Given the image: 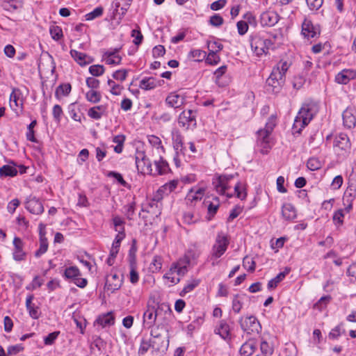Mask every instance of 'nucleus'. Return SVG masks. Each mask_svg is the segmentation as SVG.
Segmentation results:
<instances>
[{
    "instance_id": "nucleus-1",
    "label": "nucleus",
    "mask_w": 356,
    "mask_h": 356,
    "mask_svg": "<svg viewBox=\"0 0 356 356\" xmlns=\"http://www.w3.org/2000/svg\"><path fill=\"white\" fill-rule=\"evenodd\" d=\"M318 111V106L316 102H308L302 104L295 118L293 131L300 134Z\"/></svg>"
},
{
    "instance_id": "nucleus-2",
    "label": "nucleus",
    "mask_w": 356,
    "mask_h": 356,
    "mask_svg": "<svg viewBox=\"0 0 356 356\" xmlns=\"http://www.w3.org/2000/svg\"><path fill=\"white\" fill-rule=\"evenodd\" d=\"M229 241L227 236L223 232L218 233L215 243L213 245L210 255L207 260L211 262L212 266L218 265L220 262L218 260L227 250Z\"/></svg>"
},
{
    "instance_id": "nucleus-3",
    "label": "nucleus",
    "mask_w": 356,
    "mask_h": 356,
    "mask_svg": "<svg viewBox=\"0 0 356 356\" xmlns=\"http://www.w3.org/2000/svg\"><path fill=\"white\" fill-rule=\"evenodd\" d=\"M161 312H164L169 315L171 314L170 307L164 303L159 305L156 309L153 306L147 305L143 316L144 327L147 329L152 327Z\"/></svg>"
},
{
    "instance_id": "nucleus-4",
    "label": "nucleus",
    "mask_w": 356,
    "mask_h": 356,
    "mask_svg": "<svg viewBox=\"0 0 356 356\" xmlns=\"http://www.w3.org/2000/svg\"><path fill=\"white\" fill-rule=\"evenodd\" d=\"M188 263V261L185 262L181 260L173 263L169 271L163 275V278L168 280L172 285L177 284L180 282L181 277L184 276L187 273L188 268L186 264Z\"/></svg>"
},
{
    "instance_id": "nucleus-5",
    "label": "nucleus",
    "mask_w": 356,
    "mask_h": 356,
    "mask_svg": "<svg viewBox=\"0 0 356 356\" xmlns=\"http://www.w3.org/2000/svg\"><path fill=\"white\" fill-rule=\"evenodd\" d=\"M273 45V44L270 40L259 35L252 36L250 42L252 51L258 56L266 54Z\"/></svg>"
},
{
    "instance_id": "nucleus-6",
    "label": "nucleus",
    "mask_w": 356,
    "mask_h": 356,
    "mask_svg": "<svg viewBox=\"0 0 356 356\" xmlns=\"http://www.w3.org/2000/svg\"><path fill=\"white\" fill-rule=\"evenodd\" d=\"M81 271L76 266H69L65 268L63 273L65 280L73 282L78 287L84 288L88 284V281L85 278L81 277Z\"/></svg>"
},
{
    "instance_id": "nucleus-7",
    "label": "nucleus",
    "mask_w": 356,
    "mask_h": 356,
    "mask_svg": "<svg viewBox=\"0 0 356 356\" xmlns=\"http://www.w3.org/2000/svg\"><path fill=\"white\" fill-rule=\"evenodd\" d=\"M234 177V175H225L218 176L213 181V184L216 192L222 195H226L230 198L233 197L232 193H227V190L230 188L229 181Z\"/></svg>"
},
{
    "instance_id": "nucleus-8",
    "label": "nucleus",
    "mask_w": 356,
    "mask_h": 356,
    "mask_svg": "<svg viewBox=\"0 0 356 356\" xmlns=\"http://www.w3.org/2000/svg\"><path fill=\"white\" fill-rule=\"evenodd\" d=\"M270 133L263 129H259L257 132L256 144L259 152L263 154L268 153L272 148L273 143Z\"/></svg>"
},
{
    "instance_id": "nucleus-9",
    "label": "nucleus",
    "mask_w": 356,
    "mask_h": 356,
    "mask_svg": "<svg viewBox=\"0 0 356 356\" xmlns=\"http://www.w3.org/2000/svg\"><path fill=\"white\" fill-rule=\"evenodd\" d=\"M239 323L241 329L248 334L259 333L261 330L259 321L254 316L241 318Z\"/></svg>"
},
{
    "instance_id": "nucleus-10",
    "label": "nucleus",
    "mask_w": 356,
    "mask_h": 356,
    "mask_svg": "<svg viewBox=\"0 0 356 356\" xmlns=\"http://www.w3.org/2000/svg\"><path fill=\"white\" fill-rule=\"evenodd\" d=\"M178 123L185 129L195 128L196 127V111L193 110L182 111L179 115Z\"/></svg>"
},
{
    "instance_id": "nucleus-11",
    "label": "nucleus",
    "mask_w": 356,
    "mask_h": 356,
    "mask_svg": "<svg viewBox=\"0 0 356 356\" xmlns=\"http://www.w3.org/2000/svg\"><path fill=\"white\" fill-rule=\"evenodd\" d=\"M136 165L138 172L143 174H153L151 162L144 152H138L135 157Z\"/></svg>"
},
{
    "instance_id": "nucleus-12",
    "label": "nucleus",
    "mask_w": 356,
    "mask_h": 356,
    "mask_svg": "<svg viewBox=\"0 0 356 356\" xmlns=\"http://www.w3.org/2000/svg\"><path fill=\"white\" fill-rule=\"evenodd\" d=\"M121 47L109 49L102 52V61L109 65H118L121 63L122 56L120 55Z\"/></svg>"
},
{
    "instance_id": "nucleus-13",
    "label": "nucleus",
    "mask_w": 356,
    "mask_h": 356,
    "mask_svg": "<svg viewBox=\"0 0 356 356\" xmlns=\"http://www.w3.org/2000/svg\"><path fill=\"white\" fill-rule=\"evenodd\" d=\"M25 208L34 215H40L44 212V206L42 201L33 195H29L26 197Z\"/></svg>"
},
{
    "instance_id": "nucleus-14",
    "label": "nucleus",
    "mask_w": 356,
    "mask_h": 356,
    "mask_svg": "<svg viewBox=\"0 0 356 356\" xmlns=\"http://www.w3.org/2000/svg\"><path fill=\"white\" fill-rule=\"evenodd\" d=\"M214 333L219 335L226 342L232 341V333L229 325L225 320H220L214 328Z\"/></svg>"
},
{
    "instance_id": "nucleus-15",
    "label": "nucleus",
    "mask_w": 356,
    "mask_h": 356,
    "mask_svg": "<svg viewBox=\"0 0 356 356\" xmlns=\"http://www.w3.org/2000/svg\"><path fill=\"white\" fill-rule=\"evenodd\" d=\"M284 78L280 75V72L277 70H273L269 77L266 80L268 86L272 87V91L277 92L282 84L284 83Z\"/></svg>"
},
{
    "instance_id": "nucleus-16",
    "label": "nucleus",
    "mask_w": 356,
    "mask_h": 356,
    "mask_svg": "<svg viewBox=\"0 0 356 356\" xmlns=\"http://www.w3.org/2000/svg\"><path fill=\"white\" fill-rule=\"evenodd\" d=\"M354 79H356V70L353 69H343L334 78L336 83L342 85H346Z\"/></svg>"
},
{
    "instance_id": "nucleus-17",
    "label": "nucleus",
    "mask_w": 356,
    "mask_h": 356,
    "mask_svg": "<svg viewBox=\"0 0 356 356\" xmlns=\"http://www.w3.org/2000/svg\"><path fill=\"white\" fill-rule=\"evenodd\" d=\"M343 123L344 127L351 129L356 125V109L348 106L342 114Z\"/></svg>"
},
{
    "instance_id": "nucleus-18",
    "label": "nucleus",
    "mask_w": 356,
    "mask_h": 356,
    "mask_svg": "<svg viewBox=\"0 0 356 356\" xmlns=\"http://www.w3.org/2000/svg\"><path fill=\"white\" fill-rule=\"evenodd\" d=\"M14 250L13 252V259L16 261L25 260L26 252L24 251V243L19 237H15L13 239Z\"/></svg>"
},
{
    "instance_id": "nucleus-19",
    "label": "nucleus",
    "mask_w": 356,
    "mask_h": 356,
    "mask_svg": "<svg viewBox=\"0 0 356 356\" xmlns=\"http://www.w3.org/2000/svg\"><path fill=\"white\" fill-rule=\"evenodd\" d=\"M279 21L278 14L272 10H268L261 13L260 22L263 26H273Z\"/></svg>"
},
{
    "instance_id": "nucleus-20",
    "label": "nucleus",
    "mask_w": 356,
    "mask_h": 356,
    "mask_svg": "<svg viewBox=\"0 0 356 356\" xmlns=\"http://www.w3.org/2000/svg\"><path fill=\"white\" fill-rule=\"evenodd\" d=\"M302 33L305 38H314L320 34V30L310 20L305 19L302 24Z\"/></svg>"
},
{
    "instance_id": "nucleus-21",
    "label": "nucleus",
    "mask_w": 356,
    "mask_h": 356,
    "mask_svg": "<svg viewBox=\"0 0 356 356\" xmlns=\"http://www.w3.org/2000/svg\"><path fill=\"white\" fill-rule=\"evenodd\" d=\"M122 284V278L116 273L111 274L106 278L105 287L111 293L118 290Z\"/></svg>"
},
{
    "instance_id": "nucleus-22",
    "label": "nucleus",
    "mask_w": 356,
    "mask_h": 356,
    "mask_svg": "<svg viewBox=\"0 0 356 356\" xmlns=\"http://www.w3.org/2000/svg\"><path fill=\"white\" fill-rule=\"evenodd\" d=\"M350 143L347 134L340 133L336 136L334 141V147L339 149L348 152L350 149Z\"/></svg>"
},
{
    "instance_id": "nucleus-23",
    "label": "nucleus",
    "mask_w": 356,
    "mask_h": 356,
    "mask_svg": "<svg viewBox=\"0 0 356 356\" xmlns=\"http://www.w3.org/2000/svg\"><path fill=\"white\" fill-rule=\"evenodd\" d=\"M204 192L205 190L203 188L191 189L186 197V203L190 204L191 207H193L197 202L202 200Z\"/></svg>"
},
{
    "instance_id": "nucleus-24",
    "label": "nucleus",
    "mask_w": 356,
    "mask_h": 356,
    "mask_svg": "<svg viewBox=\"0 0 356 356\" xmlns=\"http://www.w3.org/2000/svg\"><path fill=\"white\" fill-rule=\"evenodd\" d=\"M178 184V179H173L165 183L158 189L155 198L159 200L161 199L163 195H168L177 188Z\"/></svg>"
},
{
    "instance_id": "nucleus-25",
    "label": "nucleus",
    "mask_w": 356,
    "mask_h": 356,
    "mask_svg": "<svg viewBox=\"0 0 356 356\" xmlns=\"http://www.w3.org/2000/svg\"><path fill=\"white\" fill-rule=\"evenodd\" d=\"M185 102V97L176 92H170L165 99V103L170 107L174 108H180Z\"/></svg>"
},
{
    "instance_id": "nucleus-26",
    "label": "nucleus",
    "mask_w": 356,
    "mask_h": 356,
    "mask_svg": "<svg viewBox=\"0 0 356 356\" xmlns=\"http://www.w3.org/2000/svg\"><path fill=\"white\" fill-rule=\"evenodd\" d=\"M34 296L33 294L27 296L26 298V307L29 316L33 319H38L41 315V312L40 311L39 307L32 302Z\"/></svg>"
},
{
    "instance_id": "nucleus-27",
    "label": "nucleus",
    "mask_w": 356,
    "mask_h": 356,
    "mask_svg": "<svg viewBox=\"0 0 356 356\" xmlns=\"http://www.w3.org/2000/svg\"><path fill=\"white\" fill-rule=\"evenodd\" d=\"M21 93L19 89L13 88L10 95V106L13 111L17 113L22 108V100L19 99Z\"/></svg>"
},
{
    "instance_id": "nucleus-28",
    "label": "nucleus",
    "mask_w": 356,
    "mask_h": 356,
    "mask_svg": "<svg viewBox=\"0 0 356 356\" xmlns=\"http://www.w3.org/2000/svg\"><path fill=\"white\" fill-rule=\"evenodd\" d=\"M70 55L81 66H85L93 62L92 57L85 53L79 52L74 49L70 51Z\"/></svg>"
},
{
    "instance_id": "nucleus-29",
    "label": "nucleus",
    "mask_w": 356,
    "mask_h": 356,
    "mask_svg": "<svg viewBox=\"0 0 356 356\" xmlns=\"http://www.w3.org/2000/svg\"><path fill=\"white\" fill-rule=\"evenodd\" d=\"M107 115V105H99L90 108L88 111V115L95 120H100Z\"/></svg>"
},
{
    "instance_id": "nucleus-30",
    "label": "nucleus",
    "mask_w": 356,
    "mask_h": 356,
    "mask_svg": "<svg viewBox=\"0 0 356 356\" xmlns=\"http://www.w3.org/2000/svg\"><path fill=\"white\" fill-rule=\"evenodd\" d=\"M155 170H153V175H162L170 172V169L166 161L160 156L159 159L154 161Z\"/></svg>"
},
{
    "instance_id": "nucleus-31",
    "label": "nucleus",
    "mask_w": 356,
    "mask_h": 356,
    "mask_svg": "<svg viewBox=\"0 0 356 356\" xmlns=\"http://www.w3.org/2000/svg\"><path fill=\"white\" fill-rule=\"evenodd\" d=\"M256 348V342L254 340H248L241 346L239 353L241 356H251L255 351Z\"/></svg>"
},
{
    "instance_id": "nucleus-32",
    "label": "nucleus",
    "mask_w": 356,
    "mask_h": 356,
    "mask_svg": "<svg viewBox=\"0 0 356 356\" xmlns=\"http://www.w3.org/2000/svg\"><path fill=\"white\" fill-rule=\"evenodd\" d=\"M172 140L173 147L177 152L183 149V137L179 131L175 129L172 131Z\"/></svg>"
},
{
    "instance_id": "nucleus-33",
    "label": "nucleus",
    "mask_w": 356,
    "mask_h": 356,
    "mask_svg": "<svg viewBox=\"0 0 356 356\" xmlns=\"http://www.w3.org/2000/svg\"><path fill=\"white\" fill-rule=\"evenodd\" d=\"M282 214L286 220H292L296 218V211L291 204H285L282 207Z\"/></svg>"
},
{
    "instance_id": "nucleus-34",
    "label": "nucleus",
    "mask_w": 356,
    "mask_h": 356,
    "mask_svg": "<svg viewBox=\"0 0 356 356\" xmlns=\"http://www.w3.org/2000/svg\"><path fill=\"white\" fill-rule=\"evenodd\" d=\"M155 344L156 341L154 340L143 339L138 350V355L139 356L144 355L150 348H154Z\"/></svg>"
},
{
    "instance_id": "nucleus-35",
    "label": "nucleus",
    "mask_w": 356,
    "mask_h": 356,
    "mask_svg": "<svg viewBox=\"0 0 356 356\" xmlns=\"http://www.w3.org/2000/svg\"><path fill=\"white\" fill-rule=\"evenodd\" d=\"M23 2L22 0H7L4 1L2 6L4 10L13 12L22 8Z\"/></svg>"
},
{
    "instance_id": "nucleus-36",
    "label": "nucleus",
    "mask_w": 356,
    "mask_h": 356,
    "mask_svg": "<svg viewBox=\"0 0 356 356\" xmlns=\"http://www.w3.org/2000/svg\"><path fill=\"white\" fill-rule=\"evenodd\" d=\"M129 280L132 284H136L139 280V275L137 271V266L134 257L131 258L129 261Z\"/></svg>"
},
{
    "instance_id": "nucleus-37",
    "label": "nucleus",
    "mask_w": 356,
    "mask_h": 356,
    "mask_svg": "<svg viewBox=\"0 0 356 356\" xmlns=\"http://www.w3.org/2000/svg\"><path fill=\"white\" fill-rule=\"evenodd\" d=\"M156 81L154 77H145L139 83V88L142 90H149L155 88Z\"/></svg>"
},
{
    "instance_id": "nucleus-38",
    "label": "nucleus",
    "mask_w": 356,
    "mask_h": 356,
    "mask_svg": "<svg viewBox=\"0 0 356 356\" xmlns=\"http://www.w3.org/2000/svg\"><path fill=\"white\" fill-rule=\"evenodd\" d=\"M97 323L103 327L110 326L114 324L115 318L110 312L100 316L97 319Z\"/></svg>"
},
{
    "instance_id": "nucleus-39",
    "label": "nucleus",
    "mask_w": 356,
    "mask_h": 356,
    "mask_svg": "<svg viewBox=\"0 0 356 356\" xmlns=\"http://www.w3.org/2000/svg\"><path fill=\"white\" fill-rule=\"evenodd\" d=\"M290 272V268H286L284 272L280 273L275 277L271 279L268 283V289H275L277 284L286 277Z\"/></svg>"
},
{
    "instance_id": "nucleus-40",
    "label": "nucleus",
    "mask_w": 356,
    "mask_h": 356,
    "mask_svg": "<svg viewBox=\"0 0 356 356\" xmlns=\"http://www.w3.org/2000/svg\"><path fill=\"white\" fill-rule=\"evenodd\" d=\"M48 250V241L47 238L45 237L44 234H42L40 233V248L35 252V257H40L42 254H44Z\"/></svg>"
},
{
    "instance_id": "nucleus-41",
    "label": "nucleus",
    "mask_w": 356,
    "mask_h": 356,
    "mask_svg": "<svg viewBox=\"0 0 356 356\" xmlns=\"http://www.w3.org/2000/svg\"><path fill=\"white\" fill-rule=\"evenodd\" d=\"M207 52L201 49H193L188 54V58L195 62H200L205 59Z\"/></svg>"
},
{
    "instance_id": "nucleus-42",
    "label": "nucleus",
    "mask_w": 356,
    "mask_h": 356,
    "mask_svg": "<svg viewBox=\"0 0 356 356\" xmlns=\"http://www.w3.org/2000/svg\"><path fill=\"white\" fill-rule=\"evenodd\" d=\"M147 139L149 144L156 148L159 154L164 152V148L162 145L161 140L158 136L150 135L147 136Z\"/></svg>"
},
{
    "instance_id": "nucleus-43",
    "label": "nucleus",
    "mask_w": 356,
    "mask_h": 356,
    "mask_svg": "<svg viewBox=\"0 0 356 356\" xmlns=\"http://www.w3.org/2000/svg\"><path fill=\"white\" fill-rule=\"evenodd\" d=\"M107 83L110 87V92L113 95H120L124 90V86L122 84L117 83L111 79H108Z\"/></svg>"
},
{
    "instance_id": "nucleus-44",
    "label": "nucleus",
    "mask_w": 356,
    "mask_h": 356,
    "mask_svg": "<svg viewBox=\"0 0 356 356\" xmlns=\"http://www.w3.org/2000/svg\"><path fill=\"white\" fill-rule=\"evenodd\" d=\"M17 174V170L11 165H5L0 168V177H15Z\"/></svg>"
},
{
    "instance_id": "nucleus-45",
    "label": "nucleus",
    "mask_w": 356,
    "mask_h": 356,
    "mask_svg": "<svg viewBox=\"0 0 356 356\" xmlns=\"http://www.w3.org/2000/svg\"><path fill=\"white\" fill-rule=\"evenodd\" d=\"M234 193L238 199L245 200L247 196L245 185L241 181L237 182L234 186Z\"/></svg>"
},
{
    "instance_id": "nucleus-46",
    "label": "nucleus",
    "mask_w": 356,
    "mask_h": 356,
    "mask_svg": "<svg viewBox=\"0 0 356 356\" xmlns=\"http://www.w3.org/2000/svg\"><path fill=\"white\" fill-rule=\"evenodd\" d=\"M86 99L89 102L96 104L100 102L102 95L96 90H90L86 93Z\"/></svg>"
},
{
    "instance_id": "nucleus-47",
    "label": "nucleus",
    "mask_w": 356,
    "mask_h": 356,
    "mask_svg": "<svg viewBox=\"0 0 356 356\" xmlns=\"http://www.w3.org/2000/svg\"><path fill=\"white\" fill-rule=\"evenodd\" d=\"M291 65V63L288 60H281L277 65L273 67V70H277L280 72V75H282V77H285V74L289 70Z\"/></svg>"
},
{
    "instance_id": "nucleus-48",
    "label": "nucleus",
    "mask_w": 356,
    "mask_h": 356,
    "mask_svg": "<svg viewBox=\"0 0 356 356\" xmlns=\"http://www.w3.org/2000/svg\"><path fill=\"white\" fill-rule=\"evenodd\" d=\"M344 216L343 209H339L334 213L332 220L337 227H341L343 224Z\"/></svg>"
},
{
    "instance_id": "nucleus-49",
    "label": "nucleus",
    "mask_w": 356,
    "mask_h": 356,
    "mask_svg": "<svg viewBox=\"0 0 356 356\" xmlns=\"http://www.w3.org/2000/svg\"><path fill=\"white\" fill-rule=\"evenodd\" d=\"M71 85L70 83H64L60 85L56 90V96H67L71 92Z\"/></svg>"
},
{
    "instance_id": "nucleus-50",
    "label": "nucleus",
    "mask_w": 356,
    "mask_h": 356,
    "mask_svg": "<svg viewBox=\"0 0 356 356\" xmlns=\"http://www.w3.org/2000/svg\"><path fill=\"white\" fill-rule=\"evenodd\" d=\"M104 12V9L102 6H98L95 8L92 11L87 13L85 15L86 19L87 21L93 20L97 17H99L102 15Z\"/></svg>"
},
{
    "instance_id": "nucleus-51",
    "label": "nucleus",
    "mask_w": 356,
    "mask_h": 356,
    "mask_svg": "<svg viewBox=\"0 0 356 356\" xmlns=\"http://www.w3.org/2000/svg\"><path fill=\"white\" fill-rule=\"evenodd\" d=\"M220 56L217 54V52L209 51L208 54L206 55L205 60L206 63L215 65H217L220 62Z\"/></svg>"
},
{
    "instance_id": "nucleus-52",
    "label": "nucleus",
    "mask_w": 356,
    "mask_h": 356,
    "mask_svg": "<svg viewBox=\"0 0 356 356\" xmlns=\"http://www.w3.org/2000/svg\"><path fill=\"white\" fill-rule=\"evenodd\" d=\"M128 75V70L125 69L118 70L112 74V77L118 81L123 82Z\"/></svg>"
},
{
    "instance_id": "nucleus-53",
    "label": "nucleus",
    "mask_w": 356,
    "mask_h": 356,
    "mask_svg": "<svg viewBox=\"0 0 356 356\" xmlns=\"http://www.w3.org/2000/svg\"><path fill=\"white\" fill-rule=\"evenodd\" d=\"M105 72V68L102 65H92L89 67V72L94 76H99Z\"/></svg>"
},
{
    "instance_id": "nucleus-54",
    "label": "nucleus",
    "mask_w": 356,
    "mask_h": 356,
    "mask_svg": "<svg viewBox=\"0 0 356 356\" xmlns=\"http://www.w3.org/2000/svg\"><path fill=\"white\" fill-rule=\"evenodd\" d=\"M307 168L312 171L318 170L321 168V162L317 158H310L307 163Z\"/></svg>"
},
{
    "instance_id": "nucleus-55",
    "label": "nucleus",
    "mask_w": 356,
    "mask_h": 356,
    "mask_svg": "<svg viewBox=\"0 0 356 356\" xmlns=\"http://www.w3.org/2000/svg\"><path fill=\"white\" fill-rule=\"evenodd\" d=\"M36 124H37V121L35 120H34L29 124V126L27 127L28 131L26 134V139L31 142H36V139L34 136V131H33V129Z\"/></svg>"
},
{
    "instance_id": "nucleus-56",
    "label": "nucleus",
    "mask_w": 356,
    "mask_h": 356,
    "mask_svg": "<svg viewBox=\"0 0 356 356\" xmlns=\"http://www.w3.org/2000/svg\"><path fill=\"white\" fill-rule=\"evenodd\" d=\"M50 34L54 40H58L63 37V31L58 26H53L50 27Z\"/></svg>"
},
{
    "instance_id": "nucleus-57",
    "label": "nucleus",
    "mask_w": 356,
    "mask_h": 356,
    "mask_svg": "<svg viewBox=\"0 0 356 356\" xmlns=\"http://www.w3.org/2000/svg\"><path fill=\"white\" fill-rule=\"evenodd\" d=\"M43 284V280L39 276H35L31 283L26 286V289L29 291H33L37 288L40 287Z\"/></svg>"
},
{
    "instance_id": "nucleus-58",
    "label": "nucleus",
    "mask_w": 356,
    "mask_h": 356,
    "mask_svg": "<svg viewBox=\"0 0 356 356\" xmlns=\"http://www.w3.org/2000/svg\"><path fill=\"white\" fill-rule=\"evenodd\" d=\"M207 47L209 51L218 52L222 49L223 45L217 41H209Z\"/></svg>"
},
{
    "instance_id": "nucleus-59",
    "label": "nucleus",
    "mask_w": 356,
    "mask_h": 356,
    "mask_svg": "<svg viewBox=\"0 0 356 356\" xmlns=\"http://www.w3.org/2000/svg\"><path fill=\"white\" fill-rule=\"evenodd\" d=\"M60 334L59 331L53 332L44 338V343L50 346L54 343Z\"/></svg>"
},
{
    "instance_id": "nucleus-60",
    "label": "nucleus",
    "mask_w": 356,
    "mask_h": 356,
    "mask_svg": "<svg viewBox=\"0 0 356 356\" xmlns=\"http://www.w3.org/2000/svg\"><path fill=\"white\" fill-rule=\"evenodd\" d=\"M162 268V259L159 256H155L151 263V269L153 272L159 271Z\"/></svg>"
},
{
    "instance_id": "nucleus-61",
    "label": "nucleus",
    "mask_w": 356,
    "mask_h": 356,
    "mask_svg": "<svg viewBox=\"0 0 356 356\" xmlns=\"http://www.w3.org/2000/svg\"><path fill=\"white\" fill-rule=\"evenodd\" d=\"M124 213L129 220L133 219V216L135 213V202H131L124 206Z\"/></svg>"
},
{
    "instance_id": "nucleus-62",
    "label": "nucleus",
    "mask_w": 356,
    "mask_h": 356,
    "mask_svg": "<svg viewBox=\"0 0 356 356\" xmlns=\"http://www.w3.org/2000/svg\"><path fill=\"white\" fill-rule=\"evenodd\" d=\"M131 37L134 38V40H133V42L138 46L140 44L143 40V35H142L141 32L138 29H134L131 31Z\"/></svg>"
},
{
    "instance_id": "nucleus-63",
    "label": "nucleus",
    "mask_w": 356,
    "mask_h": 356,
    "mask_svg": "<svg viewBox=\"0 0 356 356\" xmlns=\"http://www.w3.org/2000/svg\"><path fill=\"white\" fill-rule=\"evenodd\" d=\"M276 125V118L273 115H271L266 123L265 127L262 129L263 130L268 131L271 134L273 129Z\"/></svg>"
},
{
    "instance_id": "nucleus-64",
    "label": "nucleus",
    "mask_w": 356,
    "mask_h": 356,
    "mask_svg": "<svg viewBox=\"0 0 356 356\" xmlns=\"http://www.w3.org/2000/svg\"><path fill=\"white\" fill-rule=\"evenodd\" d=\"M347 274L352 282H356V264H353L349 266Z\"/></svg>"
}]
</instances>
